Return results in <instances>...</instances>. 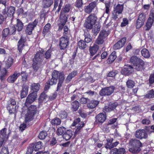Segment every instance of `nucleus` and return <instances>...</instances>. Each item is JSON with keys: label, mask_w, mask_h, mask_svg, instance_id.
Masks as SVG:
<instances>
[{"label": "nucleus", "mask_w": 154, "mask_h": 154, "mask_svg": "<svg viewBox=\"0 0 154 154\" xmlns=\"http://www.w3.org/2000/svg\"><path fill=\"white\" fill-rule=\"evenodd\" d=\"M113 152L115 154H124L125 152V150L123 148L119 149L115 148L113 149Z\"/></svg>", "instance_id": "ea45409f"}, {"label": "nucleus", "mask_w": 154, "mask_h": 154, "mask_svg": "<svg viewBox=\"0 0 154 154\" xmlns=\"http://www.w3.org/2000/svg\"><path fill=\"white\" fill-rule=\"evenodd\" d=\"M32 67L34 71L36 72L41 68V64L38 63L33 62Z\"/></svg>", "instance_id": "c03bdc74"}, {"label": "nucleus", "mask_w": 154, "mask_h": 154, "mask_svg": "<svg viewBox=\"0 0 154 154\" xmlns=\"http://www.w3.org/2000/svg\"><path fill=\"white\" fill-rule=\"evenodd\" d=\"M47 135V134L46 132L42 131L40 133L38 137L40 139L42 140L45 138Z\"/></svg>", "instance_id": "052dcab7"}, {"label": "nucleus", "mask_w": 154, "mask_h": 154, "mask_svg": "<svg viewBox=\"0 0 154 154\" xmlns=\"http://www.w3.org/2000/svg\"><path fill=\"white\" fill-rule=\"evenodd\" d=\"M145 97L146 98H154V91L152 89L148 91L147 94L145 95Z\"/></svg>", "instance_id": "3c124183"}, {"label": "nucleus", "mask_w": 154, "mask_h": 154, "mask_svg": "<svg viewBox=\"0 0 154 154\" xmlns=\"http://www.w3.org/2000/svg\"><path fill=\"white\" fill-rule=\"evenodd\" d=\"M42 143L41 142L39 141L36 143L35 145L34 148V149L35 151H38L39 149L42 148Z\"/></svg>", "instance_id": "680f3d73"}, {"label": "nucleus", "mask_w": 154, "mask_h": 154, "mask_svg": "<svg viewBox=\"0 0 154 154\" xmlns=\"http://www.w3.org/2000/svg\"><path fill=\"white\" fill-rule=\"evenodd\" d=\"M15 11V8L13 7H10L8 8L7 14L8 17H11L13 15Z\"/></svg>", "instance_id": "c85d7f7f"}, {"label": "nucleus", "mask_w": 154, "mask_h": 154, "mask_svg": "<svg viewBox=\"0 0 154 154\" xmlns=\"http://www.w3.org/2000/svg\"><path fill=\"white\" fill-rule=\"evenodd\" d=\"M108 33L106 31L104 30H103L100 32L99 36L105 38L108 35Z\"/></svg>", "instance_id": "13d9d810"}, {"label": "nucleus", "mask_w": 154, "mask_h": 154, "mask_svg": "<svg viewBox=\"0 0 154 154\" xmlns=\"http://www.w3.org/2000/svg\"><path fill=\"white\" fill-rule=\"evenodd\" d=\"M61 74H62L63 75H64L63 72H59L57 71H54L52 73V77L56 79H57L58 78H59V77L61 75Z\"/></svg>", "instance_id": "f704fd0d"}, {"label": "nucleus", "mask_w": 154, "mask_h": 154, "mask_svg": "<svg viewBox=\"0 0 154 154\" xmlns=\"http://www.w3.org/2000/svg\"><path fill=\"white\" fill-rule=\"evenodd\" d=\"M133 71L132 66L129 65L128 66L125 67L122 70V73L125 75H127L131 74Z\"/></svg>", "instance_id": "aec40b11"}, {"label": "nucleus", "mask_w": 154, "mask_h": 154, "mask_svg": "<svg viewBox=\"0 0 154 154\" xmlns=\"http://www.w3.org/2000/svg\"><path fill=\"white\" fill-rule=\"evenodd\" d=\"M100 27L99 26L96 25L94 26V28L92 29V32L94 33V35H96L100 30Z\"/></svg>", "instance_id": "864d4df0"}, {"label": "nucleus", "mask_w": 154, "mask_h": 154, "mask_svg": "<svg viewBox=\"0 0 154 154\" xmlns=\"http://www.w3.org/2000/svg\"><path fill=\"white\" fill-rule=\"evenodd\" d=\"M20 75V72H18L17 71H15L14 74L11 76H9L8 79L7 81L10 83H13L17 79L18 77Z\"/></svg>", "instance_id": "f3484780"}, {"label": "nucleus", "mask_w": 154, "mask_h": 154, "mask_svg": "<svg viewBox=\"0 0 154 154\" xmlns=\"http://www.w3.org/2000/svg\"><path fill=\"white\" fill-rule=\"evenodd\" d=\"M48 97V96L44 92H43L41 94L38 98L39 103H41L44 101H45Z\"/></svg>", "instance_id": "a878e982"}, {"label": "nucleus", "mask_w": 154, "mask_h": 154, "mask_svg": "<svg viewBox=\"0 0 154 154\" xmlns=\"http://www.w3.org/2000/svg\"><path fill=\"white\" fill-rule=\"evenodd\" d=\"M0 154H9L8 149L7 147H2Z\"/></svg>", "instance_id": "bf43d9fd"}, {"label": "nucleus", "mask_w": 154, "mask_h": 154, "mask_svg": "<svg viewBox=\"0 0 154 154\" xmlns=\"http://www.w3.org/2000/svg\"><path fill=\"white\" fill-rule=\"evenodd\" d=\"M79 102L76 100L74 101L71 103V109L73 111H76L79 107Z\"/></svg>", "instance_id": "cd10ccee"}, {"label": "nucleus", "mask_w": 154, "mask_h": 154, "mask_svg": "<svg viewBox=\"0 0 154 154\" xmlns=\"http://www.w3.org/2000/svg\"><path fill=\"white\" fill-rule=\"evenodd\" d=\"M40 86V85L38 83H33L32 84V89L33 90V92H36L38 91Z\"/></svg>", "instance_id": "37998d69"}, {"label": "nucleus", "mask_w": 154, "mask_h": 154, "mask_svg": "<svg viewBox=\"0 0 154 154\" xmlns=\"http://www.w3.org/2000/svg\"><path fill=\"white\" fill-rule=\"evenodd\" d=\"M71 9V5L69 4H66L62 10L61 12L66 14L68 13Z\"/></svg>", "instance_id": "79ce46f5"}, {"label": "nucleus", "mask_w": 154, "mask_h": 154, "mask_svg": "<svg viewBox=\"0 0 154 154\" xmlns=\"http://www.w3.org/2000/svg\"><path fill=\"white\" fill-rule=\"evenodd\" d=\"M67 114L65 111H61L60 113L59 117L62 119H64L66 118Z\"/></svg>", "instance_id": "338daca9"}, {"label": "nucleus", "mask_w": 154, "mask_h": 154, "mask_svg": "<svg viewBox=\"0 0 154 154\" xmlns=\"http://www.w3.org/2000/svg\"><path fill=\"white\" fill-rule=\"evenodd\" d=\"M144 22L142 20L138 19L136 23V27L137 28H139L144 24Z\"/></svg>", "instance_id": "4d7b16f0"}, {"label": "nucleus", "mask_w": 154, "mask_h": 154, "mask_svg": "<svg viewBox=\"0 0 154 154\" xmlns=\"http://www.w3.org/2000/svg\"><path fill=\"white\" fill-rule=\"evenodd\" d=\"M17 23L16 26L17 30L18 31H20L22 30L23 28V24L22 22L19 19H17Z\"/></svg>", "instance_id": "58836bf2"}, {"label": "nucleus", "mask_w": 154, "mask_h": 154, "mask_svg": "<svg viewBox=\"0 0 154 154\" xmlns=\"http://www.w3.org/2000/svg\"><path fill=\"white\" fill-rule=\"evenodd\" d=\"M38 23V20L35 19L33 22L29 23L27 26L25 31L26 33L29 35H31L32 30L36 26Z\"/></svg>", "instance_id": "9d476101"}, {"label": "nucleus", "mask_w": 154, "mask_h": 154, "mask_svg": "<svg viewBox=\"0 0 154 154\" xmlns=\"http://www.w3.org/2000/svg\"><path fill=\"white\" fill-rule=\"evenodd\" d=\"M126 41V38H123L115 44L113 46L114 50H117L121 48L124 45Z\"/></svg>", "instance_id": "dca6fc26"}, {"label": "nucleus", "mask_w": 154, "mask_h": 154, "mask_svg": "<svg viewBox=\"0 0 154 154\" xmlns=\"http://www.w3.org/2000/svg\"><path fill=\"white\" fill-rule=\"evenodd\" d=\"M43 54L42 52H38L33 59V62L41 64L44 60Z\"/></svg>", "instance_id": "2eb2a0df"}, {"label": "nucleus", "mask_w": 154, "mask_h": 154, "mask_svg": "<svg viewBox=\"0 0 154 154\" xmlns=\"http://www.w3.org/2000/svg\"><path fill=\"white\" fill-rule=\"evenodd\" d=\"M28 87L27 86L24 85L23 86L20 94L21 98H23L26 96L28 94Z\"/></svg>", "instance_id": "5701e85b"}, {"label": "nucleus", "mask_w": 154, "mask_h": 154, "mask_svg": "<svg viewBox=\"0 0 154 154\" xmlns=\"http://www.w3.org/2000/svg\"><path fill=\"white\" fill-rule=\"evenodd\" d=\"M98 48V46L96 45H94L93 46L91 47L89 49L91 55L93 56L97 52Z\"/></svg>", "instance_id": "2f4dec72"}, {"label": "nucleus", "mask_w": 154, "mask_h": 154, "mask_svg": "<svg viewBox=\"0 0 154 154\" xmlns=\"http://www.w3.org/2000/svg\"><path fill=\"white\" fill-rule=\"evenodd\" d=\"M96 5L97 3L96 2L94 1L91 2L87 6H85V12L87 14H90L96 7Z\"/></svg>", "instance_id": "ddd939ff"}, {"label": "nucleus", "mask_w": 154, "mask_h": 154, "mask_svg": "<svg viewBox=\"0 0 154 154\" xmlns=\"http://www.w3.org/2000/svg\"><path fill=\"white\" fill-rule=\"evenodd\" d=\"M61 122V120L59 118H56L53 119L51 121V123L53 125H58L60 124Z\"/></svg>", "instance_id": "4c0bfd02"}, {"label": "nucleus", "mask_w": 154, "mask_h": 154, "mask_svg": "<svg viewBox=\"0 0 154 154\" xmlns=\"http://www.w3.org/2000/svg\"><path fill=\"white\" fill-rule=\"evenodd\" d=\"M5 66L7 68H9L12 65L13 59L11 57H9L8 59L5 61Z\"/></svg>", "instance_id": "c756f323"}, {"label": "nucleus", "mask_w": 154, "mask_h": 154, "mask_svg": "<svg viewBox=\"0 0 154 154\" xmlns=\"http://www.w3.org/2000/svg\"><path fill=\"white\" fill-rule=\"evenodd\" d=\"M10 34V30L8 28H6L4 29L2 32V38H5L9 34Z\"/></svg>", "instance_id": "8fccbe9b"}, {"label": "nucleus", "mask_w": 154, "mask_h": 154, "mask_svg": "<svg viewBox=\"0 0 154 154\" xmlns=\"http://www.w3.org/2000/svg\"><path fill=\"white\" fill-rule=\"evenodd\" d=\"M8 134L7 129L4 128L0 131V147L2 146L3 142L8 138Z\"/></svg>", "instance_id": "9b49d317"}, {"label": "nucleus", "mask_w": 154, "mask_h": 154, "mask_svg": "<svg viewBox=\"0 0 154 154\" xmlns=\"http://www.w3.org/2000/svg\"><path fill=\"white\" fill-rule=\"evenodd\" d=\"M78 45L79 48L81 49L85 48L87 46L86 42L82 40H81L79 42Z\"/></svg>", "instance_id": "a18cd8bd"}, {"label": "nucleus", "mask_w": 154, "mask_h": 154, "mask_svg": "<svg viewBox=\"0 0 154 154\" xmlns=\"http://www.w3.org/2000/svg\"><path fill=\"white\" fill-rule=\"evenodd\" d=\"M142 55L145 58H147L149 57L150 55L149 51L146 48L143 49L141 51Z\"/></svg>", "instance_id": "e433bc0d"}, {"label": "nucleus", "mask_w": 154, "mask_h": 154, "mask_svg": "<svg viewBox=\"0 0 154 154\" xmlns=\"http://www.w3.org/2000/svg\"><path fill=\"white\" fill-rule=\"evenodd\" d=\"M116 58V53L113 52L109 56V57L108 59V62L109 63H111L113 62Z\"/></svg>", "instance_id": "c9c22d12"}, {"label": "nucleus", "mask_w": 154, "mask_h": 154, "mask_svg": "<svg viewBox=\"0 0 154 154\" xmlns=\"http://www.w3.org/2000/svg\"><path fill=\"white\" fill-rule=\"evenodd\" d=\"M129 151L133 153H137L141 150L140 148L143 146L140 141L137 138H132L128 143Z\"/></svg>", "instance_id": "f03ea898"}, {"label": "nucleus", "mask_w": 154, "mask_h": 154, "mask_svg": "<svg viewBox=\"0 0 154 154\" xmlns=\"http://www.w3.org/2000/svg\"><path fill=\"white\" fill-rule=\"evenodd\" d=\"M7 71L5 69H2L0 73V79L2 81L4 79V77L6 76Z\"/></svg>", "instance_id": "09e8293b"}, {"label": "nucleus", "mask_w": 154, "mask_h": 154, "mask_svg": "<svg viewBox=\"0 0 154 154\" xmlns=\"http://www.w3.org/2000/svg\"><path fill=\"white\" fill-rule=\"evenodd\" d=\"M80 103L82 104L87 103L88 101H90L89 99L88 98L82 97L80 99Z\"/></svg>", "instance_id": "0e129e2a"}, {"label": "nucleus", "mask_w": 154, "mask_h": 154, "mask_svg": "<svg viewBox=\"0 0 154 154\" xmlns=\"http://www.w3.org/2000/svg\"><path fill=\"white\" fill-rule=\"evenodd\" d=\"M123 9V5L118 4L114 8L113 11L112 13V18L116 20L118 18L119 15L122 13Z\"/></svg>", "instance_id": "0eeeda50"}, {"label": "nucleus", "mask_w": 154, "mask_h": 154, "mask_svg": "<svg viewBox=\"0 0 154 154\" xmlns=\"http://www.w3.org/2000/svg\"><path fill=\"white\" fill-rule=\"evenodd\" d=\"M36 107L34 105H31L28 109L27 113L26 115L25 122L26 123L32 120L34 116L36 113Z\"/></svg>", "instance_id": "20e7f679"}, {"label": "nucleus", "mask_w": 154, "mask_h": 154, "mask_svg": "<svg viewBox=\"0 0 154 154\" xmlns=\"http://www.w3.org/2000/svg\"><path fill=\"white\" fill-rule=\"evenodd\" d=\"M96 122H97L102 123H103L106 119V115L105 113H100L95 117Z\"/></svg>", "instance_id": "a211bd4d"}, {"label": "nucleus", "mask_w": 154, "mask_h": 154, "mask_svg": "<svg viewBox=\"0 0 154 154\" xmlns=\"http://www.w3.org/2000/svg\"><path fill=\"white\" fill-rule=\"evenodd\" d=\"M77 74V71H74L71 73L67 77L66 80L70 81L72 78L75 76Z\"/></svg>", "instance_id": "603ef678"}, {"label": "nucleus", "mask_w": 154, "mask_h": 154, "mask_svg": "<svg viewBox=\"0 0 154 154\" xmlns=\"http://www.w3.org/2000/svg\"><path fill=\"white\" fill-rule=\"evenodd\" d=\"M83 3L82 0H77L75 3V6L78 8L82 6Z\"/></svg>", "instance_id": "e2e57ef3"}, {"label": "nucleus", "mask_w": 154, "mask_h": 154, "mask_svg": "<svg viewBox=\"0 0 154 154\" xmlns=\"http://www.w3.org/2000/svg\"><path fill=\"white\" fill-rule=\"evenodd\" d=\"M37 93L32 92L27 97L25 105L27 106L28 104L32 103L35 100L37 97Z\"/></svg>", "instance_id": "f8f14e48"}, {"label": "nucleus", "mask_w": 154, "mask_h": 154, "mask_svg": "<svg viewBox=\"0 0 154 154\" xmlns=\"http://www.w3.org/2000/svg\"><path fill=\"white\" fill-rule=\"evenodd\" d=\"M126 84L128 88H132L134 86L135 83L133 80L128 79L126 82Z\"/></svg>", "instance_id": "a19ab883"}, {"label": "nucleus", "mask_w": 154, "mask_h": 154, "mask_svg": "<svg viewBox=\"0 0 154 154\" xmlns=\"http://www.w3.org/2000/svg\"><path fill=\"white\" fill-rule=\"evenodd\" d=\"M53 3V0H43V6L45 8H48Z\"/></svg>", "instance_id": "bb28decb"}, {"label": "nucleus", "mask_w": 154, "mask_h": 154, "mask_svg": "<svg viewBox=\"0 0 154 154\" xmlns=\"http://www.w3.org/2000/svg\"><path fill=\"white\" fill-rule=\"evenodd\" d=\"M99 103V101L96 100H92L87 104V107L91 109L95 108Z\"/></svg>", "instance_id": "412c9836"}, {"label": "nucleus", "mask_w": 154, "mask_h": 154, "mask_svg": "<svg viewBox=\"0 0 154 154\" xmlns=\"http://www.w3.org/2000/svg\"><path fill=\"white\" fill-rule=\"evenodd\" d=\"M97 17L94 14H91L88 16L84 24V26L87 28L91 29L93 25L96 23Z\"/></svg>", "instance_id": "7ed1b4c3"}, {"label": "nucleus", "mask_w": 154, "mask_h": 154, "mask_svg": "<svg viewBox=\"0 0 154 154\" xmlns=\"http://www.w3.org/2000/svg\"><path fill=\"white\" fill-rule=\"evenodd\" d=\"M115 88L114 86H110L103 88L99 92L100 96H109L111 95L114 92Z\"/></svg>", "instance_id": "423d86ee"}, {"label": "nucleus", "mask_w": 154, "mask_h": 154, "mask_svg": "<svg viewBox=\"0 0 154 154\" xmlns=\"http://www.w3.org/2000/svg\"><path fill=\"white\" fill-rule=\"evenodd\" d=\"M80 121L79 118L76 119L74 121L71 126H76L77 127L75 132H74L71 130L67 131L63 135L64 139L66 140H68L71 138L73 134H74V136H75V135L79 133V131L85 125V123L82 122H80Z\"/></svg>", "instance_id": "f257e3e1"}, {"label": "nucleus", "mask_w": 154, "mask_h": 154, "mask_svg": "<svg viewBox=\"0 0 154 154\" xmlns=\"http://www.w3.org/2000/svg\"><path fill=\"white\" fill-rule=\"evenodd\" d=\"M117 106V104L116 103H112L110 102L108 106H105L104 109L106 112H109L113 110Z\"/></svg>", "instance_id": "6ab92c4d"}, {"label": "nucleus", "mask_w": 154, "mask_h": 154, "mask_svg": "<svg viewBox=\"0 0 154 154\" xmlns=\"http://www.w3.org/2000/svg\"><path fill=\"white\" fill-rule=\"evenodd\" d=\"M16 107V102L14 99L10 98L8 101L7 108L11 113H14L15 111Z\"/></svg>", "instance_id": "6e6552de"}, {"label": "nucleus", "mask_w": 154, "mask_h": 154, "mask_svg": "<svg viewBox=\"0 0 154 154\" xmlns=\"http://www.w3.org/2000/svg\"><path fill=\"white\" fill-rule=\"evenodd\" d=\"M133 69H135L138 71H141L145 69V63L141 60L136 64L133 65L132 66Z\"/></svg>", "instance_id": "4468645a"}, {"label": "nucleus", "mask_w": 154, "mask_h": 154, "mask_svg": "<svg viewBox=\"0 0 154 154\" xmlns=\"http://www.w3.org/2000/svg\"><path fill=\"white\" fill-rule=\"evenodd\" d=\"M64 32L63 33V36L67 37L69 35V37H70L71 35L70 33L68 32V28L67 26H65L63 27Z\"/></svg>", "instance_id": "5fc2aeb1"}, {"label": "nucleus", "mask_w": 154, "mask_h": 154, "mask_svg": "<svg viewBox=\"0 0 154 154\" xmlns=\"http://www.w3.org/2000/svg\"><path fill=\"white\" fill-rule=\"evenodd\" d=\"M51 27V24L50 23H47L44 27L43 31V33L45 34V33L48 32L49 29Z\"/></svg>", "instance_id": "69168bd1"}, {"label": "nucleus", "mask_w": 154, "mask_h": 154, "mask_svg": "<svg viewBox=\"0 0 154 154\" xmlns=\"http://www.w3.org/2000/svg\"><path fill=\"white\" fill-rule=\"evenodd\" d=\"M113 139L112 138H107L106 139L107 143L105 146V148L107 149H111L113 148L112 144V143L113 141Z\"/></svg>", "instance_id": "473e14b6"}, {"label": "nucleus", "mask_w": 154, "mask_h": 154, "mask_svg": "<svg viewBox=\"0 0 154 154\" xmlns=\"http://www.w3.org/2000/svg\"><path fill=\"white\" fill-rule=\"evenodd\" d=\"M52 50L51 47L50 49L45 52L44 55V57L46 59L48 60L50 58L51 55V52L52 51Z\"/></svg>", "instance_id": "49530a36"}, {"label": "nucleus", "mask_w": 154, "mask_h": 154, "mask_svg": "<svg viewBox=\"0 0 154 154\" xmlns=\"http://www.w3.org/2000/svg\"><path fill=\"white\" fill-rule=\"evenodd\" d=\"M20 75H21L22 80L23 81H26L28 75L27 73L25 71H22L21 72H20Z\"/></svg>", "instance_id": "6e6d98bb"}, {"label": "nucleus", "mask_w": 154, "mask_h": 154, "mask_svg": "<svg viewBox=\"0 0 154 154\" xmlns=\"http://www.w3.org/2000/svg\"><path fill=\"white\" fill-rule=\"evenodd\" d=\"M60 75L59 79V82L57 84V91H58L60 90L61 87H62V84L65 79L64 75L62 74Z\"/></svg>", "instance_id": "b1692460"}, {"label": "nucleus", "mask_w": 154, "mask_h": 154, "mask_svg": "<svg viewBox=\"0 0 154 154\" xmlns=\"http://www.w3.org/2000/svg\"><path fill=\"white\" fill-rule=\"evenodd\" d=\"M69 38V35L67 37L63 36L60 38V49L64 50L67 48Z\"/></svg>", "instance_id": "1a4fd4ad"}, {"label": "nucleus", "mask_w": 154, "mask_h": 154, "mask_svg": "<svg viewBox=\"0 0 154 154\" xmlns=\"http://www.w3.org/2000/svg\"><path fill=\"white\" fill-rule=\"evenodd\" d=\"M68 15L65 13L60 12V21L61 23L63 24H65L67 20V16Z\"/></svg>", "instance_id": "4be33fe9"}, {"label": "nucleus", "mask_w": 154, "mask_h": 154, "mask_svg": "<svg viewBox=\"0 0 154 154\" xmlns=\"http://www.w3.org/2000/svg\"><path fill=\"white\" fill-rule=\"evenodd\" d=\"M104 38L99 36L96 41V43L98 45L102 44L104 42Z\"/></svg>", "instance_id": "774afa93"}, {"label": "nucleus", "mask_w": 154, "mask_h": 154, "mask_svg": "<svg viewBox=\"0 0 154 154\" xmlns=\"http://www.w3.org/2000/svg\"><path fill=\"white\" fill-rule=\"evenodd\" d=\"M150 128V127H146L145 129L137 130L135 133L134 135L136 138L140 140L146 139L148 137L146 131H149Z\"/></svg>", "instance_id": "39448f33"}, {"label": "nucleus", "mask_w": 154, "mask_h": 154, "mask_svg": "<svg viewBox=\"0 0 154 154\" xmlns=\"http://www.w3.org/2000/svg\"><path fill=\"white\" fill-rule=\"evenodd\" d=\"M153 22V20H151L150 19H148L147 22L146 24V28L145 29L146 30H148L150 29Z\"/></svg>", "instance_id": "de8ad7c7"}, {"label": "nucleus", "mask_w": 154, "mask_h": 154, "mask_svg": "<svg viewBox=\"0 0 154 154\" xmlns=\"http://www.w3.org/2000/svg\"><path fill=\"white\" fill-rule=\"evenodd\" d=\"M141 60H142L141 59L139 58L136 56H133L130 59V61L133 63V65H134L135 64H136Z\"/></svg>", "instance_id": "7c9ffc66"}, {"label": "nucleus", "mask_w": 154, "mask_h": 154, "mask_svg": "<svg viewBox=\"0 0 154 154\" xmlns=\"http://www.w3.org/2000/svg\"><path fill=\"white\" fill-rule=\"evenodd\" d=\"M25 40L24 39L21 38L18 43V49L19 52L21 53L23 48L24 46V43Z\"/></svg>", "instance_id": "393cba45"}, {"label": "nucleus", "mask_w": 154, "mask_h": 154, "mask_svg": "<svg viewBox=\"0 0 154 154\" xmlns=\"http://www.w3.org/2000/svg\"><path fill=\"white\" fill-rule=\"evenodd\" d=\"M66 131V128L61 126L58 128L57 131V134L58 135H61L64 134Z\"/></svg>", "instance_id": "72a5a7b5"}]
</instances>
